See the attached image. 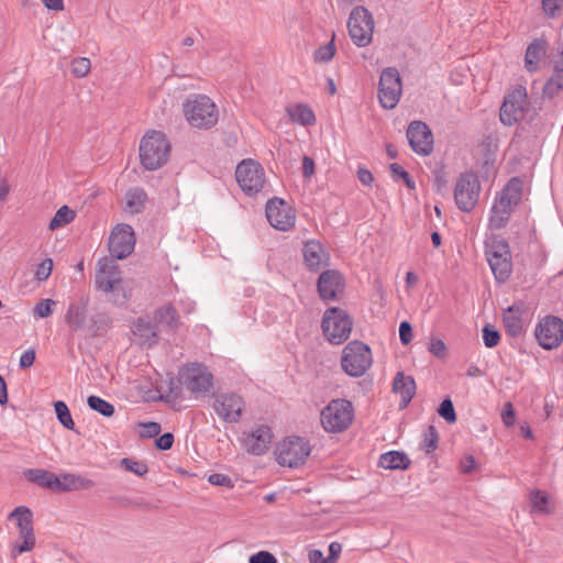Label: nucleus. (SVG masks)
Listing matches in <instances>:
<instances>
[{
  "label": "nucleus",
  "instance_id": "nucleus-49",
  "mask_svg": "<svg viewBox=\"0 0 563 563\" xmlns=\"http://www.w3.org/2000/svg\"><path fill=\"white\" fill-rule=\"evenodd\" d=\"M52 272H53V260L45 258L36 266V269L34 273V278L37 282H44L51 276Z\"/></svg>",
  "mask_w": 563,
  "mask_h": 563
},
{
  "label": "nucleus",
  "instance_id": "nucleus-56",
  "mask_svg": "<svg viewBox=\"0 0 563 563\" xmlns=\"http://www.w3.org/2000/svg\"><path fill=\"white\" fill-rule=\"evenodd\" d=\"M399 338L404 345H407L412 341V338H413L412 328L408 321H402L400 323Z\"/></svg>",
  "mask_w": 563,
  "mask_h": 563
},
{
  "label": "nucleus",
  "instance_id": "nucleus-44",
  "mask_svg": "<svg viewBox=\"0 0 563 563\" xmlns=\"http://www.w3.org/2000/svg\"><path fill=\"white\" fill-rule=\"evenodd\" d=\"M542 11L549 19L559 18L563 13V0H541Z\"/></svg>",
  "mask_w": 563,
  "mask_h": 563
},
{
  "label": "nucleus",
  "instance_id": "nucleus-9",
  "mask_svg": "<svg viewBox=\"0 0 563 563\" xmlns=\"http://www.w3.org/2000/svg\"><path fill=\"white\" fill-rule=\"evenodd\" d=\"M235 178L242 191L249 196L260 194L266 185L263 166L255 159L246 158L235 168Z\"/></svg>",
  "mask_w": 563,
  "mask_h": 563
},
{
  "label": "nucleus",
  "instance_id": "nucleus-32",
  "mask_svg": "<svg viewBox=\"0 0 563 563\" xmlns=\"http://www.w3.org/2000/svg\"><path fill=\"white\" fill-rule=\"evenodd\" d=\"M521 196L522 181L519 178H511L503 189L497 200L514 209V207L521 200Z\"/></svg>",
  "mask_w": 563,
  "mask_h": 563
},
{
  "label": "nucleus",
  "instance_id": "nucleus-8",
  "mask_svg": "<svg viewBox=\"0 0 563 563\" xmlns=\"http://www.w3.org/2000/svg\"><path fill=\"white\" fill-rule=\"evenodd\" d=\"M353 322L350 316L340 308L333 307L324 311L322 318V332L332 344L345 342L352 332Z\"/></svg>",
  "mask_w": 563,
  "mask_h": 563
},
{
  "label": "nucleus",
  "instance_id": "nucleus-36",
  "mask_svg": "<svg viewBox=\"0 0 563 563\" xmlns=\"http://www.w3.org/2000/svg\"><path fill=\"white\" fill-rule=\"evenodd\" d=\"M379 465L386 470H406L410 465V460L405 453L390 451L380 456Z\"/></svg>",
  "mask_w": 563,
  "mask_h": 563
},
{
  "label": "nucleus",
  "instance_id": "nucleus-14",
  "mask_svg": "<svg viewBox=\"0 0 563 563\" xmlns=\"http://www.w3.org/2000/svg\"><path fill=\"white\" fill-rule=\"evenodd\" d=\"M273 439L272 429L260 424L249 431H244L239 438V443L246 453L261 456L269 450Z\"/></svg>",
  "mask_w": 563,
  "mask_h": 563
},
{
  "label": "nucleus",
  "instance_id": "nucleus-22",
  "mask_svg": "<svg viewBox=\"0 0 563 563\" xmlns=\"http://www.w3.org/2000/svg\"><path fill=\"white\" fill-rule=\"evenodd\" d=\"M158 331L175 333L183 324L180 316L172 302H165L156 308L152 316Z\"/></svg>",
  "mask_w": 563,
  "mask_h": 563
},
{
  "label": "nucleus",
  "instance_id": "nucleus-21",
  "mask_svg": "<svg viewBox=\"0 0 563 563\" xmlns=\"http://www.w3.org/2000/svg\"><path fill=\"white\" fill-rule=\"evenodd\" d=\"M407 137L411 148L420 155H428L433 148V136L428 125L421 121H413L407 130Z\"/></svg>",
  "mask_w": 563,
  "mask_h": 563
},
{
  "label": "nucleus",
  "instance_id": "nucleus-40",
  "mask_svg": "<svg viewBox=\"0 0 563 563\" xmlns=\"http://www.w3.org/2000/svg\"><path fill=\"white\" fill-rule=\"evenodd\" d=\"M87 404L90 409L99 412L104 417H111L114 413L113 405L98 396H89Z\"/></svg>",
  "mask_w": 563,
  "mask_h": 563
},
{
  "label": "nucleus",
  "instance_id": "nucleus-15",
  "mask_svg": "<svg viewBox=\"0 0 563 563\" xmlns=\"http://www.w3.org/2000/svg\"><path fill=\"white\" fill-rule=\"evenodd\" d=\"M212 408L221 421L238 423L245 410V401L235 393H223L216 396Z\"/></svg>",
  "mask_w": 563,
  "mask_h": 563
},
{
  "label": "nucleus",
  "instance_id": "nucleus-37",
  "mask_svg": "<svg viewBox=\"0 0 563 563\" xmlns=\"http://www.w3.org/2000/svg\"><path fill=\"white\" fill-rule=\"evenodd\" d=\"M146 201V194L141 188H134L126 192L124 211L130 214L141 212Z\"/></svg>",
  "mask_w": 563,
  "mask_h": 563
},
{
  "label": "nucleus",
  "instance_id": "nucleus-45",
  "mask_svg": "<svg viewBox=\"0 0 563 563\" xmlns=\"http://www.w3.org/2000/svg\"><path fill=\"white\" fill-rule=\"evenodd\" d=\"M56 305L53 299H42L34 306L33 313L36 318H47L54 312Z\"/></svg>",
  "mask_w": 563,
  "mask_h": 563
},
{
  "label": "nucleus",
  "instance_id": "nucleus-19",
  "mask_svg": "<svg viewBox=\"0 0 563 563\" xmlns=\"http://www.w3.org/2000/svg\"><path fill=\"white\" fill-rule=\"evenodd\" d=\"M479 191L481 185L474 174L462 175L454 191L457 207L463 211H471L477 203Z\"/></svg>",
  "mask_w": 563,
  "mask_h": 563
},
{
  "label": "nucleus",
  "instance_id": "nucleus-50",
  "mask_svg": "<svg viewBox=\"0 0 563 563\" xmlns=\"http://www.w3.org/2000/svg\"><path fill=\"white\" fill-rule=\"evenodd\" d=\"M483 340L487 347H495L500 341L499 332L493 325L483 328Z\"/></svg>",
  "mask_w": 563,
  "mask_h": 563
},
{
  "label": "nucleus",
  "instance_id": "nucleus-6",
  "mask_svg": "<svg viewBox=\"0 0 563 563\" xmlns=\"http://www.w3.org/2000/svg\"><path fill=\"white\" fill-rule=\"evenodd\" d=\"M373 364L369 346L361 341L347 343L341 355V367L351 377L363 376Z\"/></svg>",
  "mask_w": 563,
  "mask_h": 563
},
{
  "label": "nucleus",
  "instance_id": "nucleus-23",
  "mask_svg": "<svg viewBox=\"0 0 563 563\" xmlns=\"http://www.w3.org/2000/svg\"><path fill=\"white\" fill-rule=\"evenodd\" d=\"M343 277L336 271H325L318 279V291L323 300L336 299L343 292Z\"/></svg>",
  "mask_w": 563,
  "mask_h": 563
},
{
  "label": "nucleus",
  "instance_id": "nucleus-46",
  "mask_svg": "<svg viewBox=\"0 0 563 563\" xmlns=\"http://www.w3.org/2000/svg\"><path fill=\"white\" fill-rule=\"evenodd\" d=\"M121 466L126 472L133 473L137 476H144L148 472V467L144 462L128 457L121 460Z\"/></svg>",
  "mask_w": 563,
  "mask_h": 563
},
{
  "label": "nucleus",
  "instance_id": "nucleus-18",
  "mask_svg": "<svg viewBox=\"0 0 563 563\" xmlns=\"http://www.w3.org/2000/svg\"><path fill=\"white\" fill-rule=\"evenodd\" d=\"M135 246V234L131 225L117 224L109 236V251L117 260L129 256Z\"/></svg>",
  "mask_w": 563,
  "mask_h": 563
},
{
  "label": "nucleus",
  "instance_id": "nucleus-1",
  "mask_svg": "<svg viewBox=\"0 0 563 563\" xmlns=\"http://www.w3.org/2000/svg\"><path fill=\"white\" fill-rule=\"evenodd\" d=\"M183 114L191 128L210 130L219 122L220 109L209 96L196 93L184 101Z\"/></svg>",
  "mask_w": 563,
  "mask_h": 563
},
{
  "label": "nucleus",
  "instance_id": "nucleus-63",
  "mask_svg": "<svg viewBox=\"0 0 563 563\" xmlns=\"http://www.w3.org/2000/svg\"><path fill=\"white\" fill-rule=\"evenodd\" d=\"M309 563H329V560L323 556L320 550H311L308 554Z\"/></svg>",
  "mask_w": 563,
  "mask_h": 563
},
{
  "label": "nucleus",
  "instance_id": "nucleus-20",
  "mask_svg": "<svg viewBox=\"0 0 563 563\" xmlns=\"http://www.w3.org/2000/svg\"><path fill=\"white\" fill-rule=\"evenodd\" d=\"M540 345L545 350L558 347L563 341V321L558 317H545L536 330Z\"/></svg>",
  "mask_w": 563,
  "mask_h": 563
},
{
  "label": "nucleus",
  "instance_id": "nucleus-4",
  "mask_svg": "<svg viewBox=\"0 0 563 563\" xmlns=\"http://www.w3.org/2000/svg\"><path fill=\"white\" fill-rule=\"evenodd\" d=\"M120 269L113 260L103 257L98 261L96 273V287L104 292H122V300L126 301L132 296L133 282H122ZM119 297V294H117Z\"/></svg>",
  "mask_w": 563,
  "mask_h": 563
},
{
  "label": "nucleus",
  "instance_id": "nucleus-57",
  "mask_svg": "<svg viewBox=\"0 0 563 563\" xmlns=\"http://www.w3.org/2000/svg\"><path fill=\"white\" fill-rule=\"evenodd\" d=\"M501 420L505 426L511 427L515 423L516 415L511 402H506L501 412Z\"/></svg>",
  "mask_w": 563,
  "mask_h": 563
},
{
  "label": "nucleus",
  "instance_id": "nucleus-51",
  "mask_svg": "<svg viewBox=\"0 0 563 563\" xmlns=\"http://www.w3.org/2000/svg\"><path fill=\"white\" fill-rule=\"evenodd\" d=\"M438 412L448 423H454L456 421V413L450 399H444L441 402Z\"/></svg>",
  "mask_w": 563,
  "mask_h": 563
},
{
  "label": "nucleus",
  "instance_id": "nucleus-13",
  "mask_svg": "<svg viewBox=\"0 0 563 563\" xmlns=\"http://www.w3.org/2000/svg\"><path fill=\"white\" fill-rule=\"evenodd\" d=\"M402 84L400 74L396 68L384 69L378 82V100L383 108L394 109L401 97Z\"/></svg>",
  "mask_w": 563,
  "mask_h": 563
},
{
  "label": "nucleus",
  "instance_id": "nucleus-35",
  "mask_svg": "<svg viewBox=\"0 0 563 563\" xmlns=\"http://www.w3.org/2000/svg\"><path fill=\"white\" fill-rule=\"evenodd\" d=\"M530 503L532 507V511L539 512L542 515H549L554 511L555 504L553 499L542 490H533L530 494Z\"/></svg>",
  "mask_w": 563,
  "mask_h": 563
},
{
  "label": "nucleus",
  "instance_id": "nucleus-47",
  "mask_svg": "<svg viewBox=\"0 0 563 563\" xmlns=\"http://www.w3.org/2000/svg\"><path fill=\"white\" fill-rule=\"evenodd\" d=\"M439 442V433L433 426H429L424 432L422 445L427 453H431L437 449Z\"/></svg>",
  "mask_w": 563,
  "mask_h": 563
},
{
  "label": "nucleus",
  "instance_id": "nucleus-5",
  "mask_svg": "<svg viewBox=\"0 0 563 563\" xmlns=\"http://www.w3.org/2000/svg\"><path fill=\"white\" fill-rule=\"evenodd\" d=\"M353 419L354 408L346 399H333L320 412L321 426L328 433L344 432Z\"/></svg>",
  "mask_w": 563,
  "mask_h": 563
},
{
  "label": "nucleus",
  "instance_id": "nucleus-43",
  "mask_svg": "<svg viewBox=\"0 0 563 563\" xmlns=\"http://www.w3.org/2000/svg\"><path fill=\"white\" fill-rule=\"evenodd\" d=\"M91 69V63L87 57H76L71 60L70 71L76 78H85Z\"/></svg>",
  "mask_w": 563,
  "mask_h": 563
},
{
  "label": "nucleus",
  "instance_id": "nucleus-59",
  "mask_svg": "<svg viewBox=\"0 0 563 563\" xmlns=\"http://www.w3.org/2000/svg\"><path fill=\"white\" fill-rule=\"evenodd\" d=\"M174 444V435L169 432L164 433L155 441V445L158 450H169Z\"/></svg>",
  "mask_w": 563,
  "mask_h": 563
},
{
  "label": "nucleus",
  "instance_id": "nucleus-38",
  "mask_svg": "<svg viewBox=\"0 0 563 563\" xmlns=\"http://www.w3.org/2000/svg\"><path fill=\"white\" fill-rule=\"evenodd\" d=\"M76 218V211L70 209L68 206H62L54 217L52 218L48 229L51 231H55L57 229L64 228L67 224L71 223Z\"/></svg>",
  "mask_w": 563,
  "mask_h": 563
},
{
  "label": "nucleus",
  "instance_id": "nucleus-41",
  "mask_svg": "<svg viewBox=\"0 0 563 563\" xmlns=\"http://www.w3.org/2000/svg\"><path fill=\"white\" fill-rule=\"evenodd\" d=\"M54 409L60 424L68 430H74L75 422L67 405L64 401L58 400L54 402Z\"/></svg>",
  "mask_w": 563,
  "mask_h": 563
},
{
  "label": "nucleus",
  "instance_id": "nucleus-58",
  "mask_svg": "<svg viewBox=\"0 0 563 563\" xmlns=\"http://www.w3.org/2000/svg\"><path fill=\"white\" fill-rule=\"evenodd\" d=\"M35 362V351L33 349H29L22 353L20 356L19 365L21 368H29Z\"/></svg>",
  "mask_w": 563,
  "mask_h": 563
},
{
  "label": "nucleus",
  "instance_id": "nucleus-10",
  "mask_svg": "<svg viewBox=\"0 0 563 563\" xmlns=\"http://www.w3.org/2000/svg\"><path fill=\"white\" fill-rule=\"evenodd\" d=\"M178 375L180 384L196 397L208 393L213 384L212 374L202 364H187Z\"/></svg>",
  "mask_w": 563,
  "mask_h": 563
},
{
  "label": "nucleus",
  "instance_id": "nucleus-52",
  "mask_svg": "<svg viewBox=\"0 0 563 563\" xmlns=\"http://www.w3.org/2000/svg\"><path fill=\"white\" fill-rule=\"evenodd\" d=\"M208 482L213 486H220L227 489H232L234 487V481L229 475L222 473H213L209 475Z\"/></svg>",
  "mask_w": 563,
  "mask_h": 563
},
{
  "label": "nucleus",
  "instance_id": "nucleus-62",
  "mask_svg": "<svg viewBox=\"0 0 563 563\" xmlns=\"http://www.w3.org/2000/svg\"><path fill=\"white\" fill-rule=\"evenodd\" d=\"M460 467H461L462 473H465V474L471 473L476 467L475 459L472 455L464 457L461 461Z\"/></svg>",
  "mask_w": 563,
  "mask_h": 563
},
{
  "label": "nucleus",
  "instance_id": "nucleus-25",
  "mask_svg": "<svg viewBox=\"0 0 563 563\" xmlns=\"http://www.w3.org/2000/svg\"><path fill=\"white\" fill-rule=\"evenodd\" d=\"M95 482L88 477L74 473H62L57 475L55 492H73L90 489Z\"/></svg>",
  "mask_w": 563,
  "mask_h": 563
},
{
  "label": "nucleus",
  "instance_id": "nucleus-48",
  "mask_svg": "<svg viewBox=\"0 0 563 563\" xmlns=\"http://www.w3.org/2000/svg\"><path fill=\"white\" fill-rule=\"evenodd\" d=\"M391 176L395 180H404L406 186L413 190L416 188L415 181L410 178L409 174L398 164L394 163L389 166Z\"/></svg>",
  "mask_w": 563,
  "mask_h": 563
},
{
  "label": "nucleus",
  "instance_id": "nucleus-11",
  "mask_svg": "<svg viewBox=\"0 0 563 563\" xmlns=\"http://www.w3.org/2000/svg\"><path fill=\"white\" fill-rule=\"evenodd\" d=\"M374 19L371 12L364 7H356L352 10L347 22L349 34L358 47L367 46L373 40Z\"/></svg>",
  "mask_w": 563,
  "mask_h": 563
},
{
  "label": "nucleus",
  "instance_id": "nucleus-29",
  "mask_svg": "<svg viewBox=\"0 0 563 563\" xmlns=\"http://www.w3.org/2000/svg\"><path fill=\"white\" fill-rule=\"evenodd\" d=\"M523 313L525 311L518 306H511L504 312V324L510 335L517 336L523 332L526 327Z\"/></svg>",
  "mask_w": 563,
  "mask_h": 563
},
{
  "label": "nucleus",
  "instance_id": "nucleus-54",
  "mask_svg": "<svg viewBox=\"0 0 563 563\" xmlns=\"http://www.w3.org/2000/svg\"><path fill=\"white\" fill-rule=\"evenodd\" d=\"M429 351L439 358H444L448 354L446 345L441 339H431Z\"/></svg>",
  "mask_w": 563,
  "mask_h": 563
},
{
  "label": "nucleus",
  "instance_id": "nucleus-27",
  "mask_svg": "<svg viewBox=\"0 0 563 563\" xmlns=\"http://www.w3.org/2000/svg\"><path fill=\"white\" fill-rule=\"evenodd\" d=\"M286 113L291 123L310 126L316 124L317 118L310 106L307 103H295L286 107Z\"/></svg>",
  "mask_w": 563,
  "mask_h": 563
},
{
  "label": "nucleus",
  "instance_id": "nucleus-7",
  "mask_svg": "<svg viewBox=\"0 0 563 563\" xmlns=\"http://www.w3.org/2000/svg\"><path fill=\"white\" fill-rule=\"evenodd\" d=\"M311 453L308 440L300 437H288L280 441L275 449V459L282 466L298 467L306 463Z\"/></svg>",
  "mask_w": 563,
  "mask_h": 563
},
{
  "label": "nucleus",
  "instance_id": "nucleus-26",
  "mask_svg": "<svg viewBox=\"0 0 563 563\" xmlns=\"http://www.w3.org/2000/svg\"><path fill=\"white\" fill-rule=\"evenodd\" d=\"M303 260L307 267L314 271L327 264L328 254L318 241L311 240L303 246Z\"/></svg>",
  "mask_w": 563,
  "mask_h": 563
},
{
  "label": "nucleus",
  "instance_id": "nucleus-55",
  "mask_svg": "<svg viewBox=\"0 0 563 563\" xmlns=\"http://www.w3.org/2000/svg\"><path fill=\"white\" fill-rule=\"evenodd\" d=\"M249 563H278L277 559L268 551H258L249 559Z\"/></svg>",
  "mask_w": 563,
  "mask_h": 563
},
{
  "label": "nucleus",
  "instance_id": "nucleus-61",
  "mask_svg": "<svg viewBox=\"0 0 563 563\" xmlns=\"http://www.w3.org/2000/svg\"><path fill=\"white\" fill-rule=\"evenodd\" d=\"M49 11L60 12L65 9L64 0H40Z\"/></svg>",
  "mask_w": 563,
  "mask_h": 563
},
{
  "label": "nucleus",
  "instance_id": "nucleus-60",
  "mask_svg": "<svg viewBox=\"0 0 563 563\" xmlns=\"http://www.w3.org/2000/svg\"><path fill=\"white\" fill-rule=\"evenodd\" d=\"M314 162L311 157L305 156L302 158V174L306 178H310L314 174Z\"/></svg>",
  "mask_w": 563,
  "mask_h": 563
},
{
  "label": "nucleus",
  "instance_id": "nucleus-3",
  "mask_svg": "<svg viewBox=\"0 0 563 563\" xmlns=\"http://www.w3.org/2000/svg\"><path fill=\"white\" fill-rule=\"evenodd\" d=\"M8 520L14 523L19 534L18 540L11 544V556L31 552L36 545L32 510L26 506H19L9 514Z\"/></svg>",
  "mask_w": 563,
  "mask_h": 563
},
{
  "label": "nucleus",
  "instance_id": "nucleus-28",
  "mask_svg": "<svg viewBox=\"0 0 563 563\" xmlns=\"http://www.w3.org/2000/svg\"><path fill=\"white\" fill-rule=\"evenodd\" d=\"M132 333L142 344L148 346L155 344L158 339V329L156 324L153 321L150 322L142 318L137 319L133 323Z\"/></svg>",
  "mask_w": 563,
  "mask_h": 563
},
{
  "label": "nucleus",
  "instance_id": "nucleus-30",
  "mask_svg": "<svg viewBox=\"0 0 563 563\" xmlns=\"http://www.w3.org/2000/svg\"><path fill=\"white\" fill-rule=\"evenodd\" d=\"M393 390L401 397L404 406H407L416 393V383L412 377L399 372L394 379Z\"/></svg>",
  "mask_w": 563,
  "mask_h": 563
},
{
  "label": "nucleus",
  "instance_id": "nucleus-2",
  "mask_svg": "<svg viewBox=\"0 0 563 563\" xmlns=\"http://www.w3.org/2000/svg\"><path fill=\"white\" fill-rule=\"evenodd\" d=\"M170 152L172 144L167 135L162 131L148 130L140 141V163L146 170H157L166 165Z\"/></svg>",
  "mask_w": 563,
  "mask_h": 563
},
{
  "label": "nucleus",
  "instance_id": "nucleus-16",
  "mask_svg": "<svg viewBox=\"0 0 563 563\" xmlns=\"http://www.w3.org/2000/svg\"><path fill=\"white\" fill-rule=\"evenodd\" d=\"M527 108V91L523 87H517L510 91L500 108V121L505 125H514L525 117Z\"/></svg>",
  "mask_w": 563,
  "mask_h": 563
},
{
  "label": "nucleus",
  "instance_id": "nucleus-64",
  "mask_svg": "<svg viewBox=\"0 0 563 563\" xmlns=\"http://www.w3.org/2000/svg\"><path fill=\"white\" fill-rule=\"evenodd\" d=\"M341 550H342L341 544L338 542H332L329 545L330 555H329V558H327L329 560V563H335L338 556L341 553Z\"/></svg>",
  "mask_w": 563,
  "mask_h": 563
},
{
  "label": "nucleus",
  "instance_id": "nucleus-24",
  "mask_svg": "<svg viewBox=\"0 0 563 563\" xmlns=\"http://www.w3.org/2000/svg\"><path fill=\"white\" fill-rule=\"evenodd\" d=\"M88 320V299L82 298L68 306L65 321L74 332L85 330Z\"/></svg>",
  "mask_w": 563,
  "mask_h": 563
},
{
  "label": "nucleus",
  "instance_id": "nucleus-17",
  "mask_svg": "<svg viewBox=\"0 0 563 563\" xmlns=\"http://www.w3.org/2000/svg\"><path fill=\"white\" fill-rule=\"evenodd\" d=\"M266 218L269 224L279 231H288L295 227L296 212L283 199L273 198L266 203Z\"/></svg>",
  "mask_w": 563,
  "mask_h": 563
},
{
  "label": "nucleus",
  "instance_id": "nucleus-12",
  "mask_svg": "<svg viewBox=\"0 0 563 563\" xmlns=\"http://www.w3.org/2000/svg\"><path fill=\"white\" fill-rule=\"evenodd\" d=\"M486 257L496 280H508L512 272L508 244L504 241H492L486 245Z\"/></svg>",
  "mask_w": 563,
  "mask_h": 563
},
{
  "label": "nucleus",
  "instance_id": "nucleus-33",
  "mask_svg": "<svg viewBox=\"0 0 563 563\" xmlns=\"http://www.w3.org/2000/svg\"><path fill=\"white\" fill-rule=\"evenodd\" d=\"M24 476L29 482L55 492L57 475L54 473L42 468H30L24 471Z\"/></svg>",
  "mask_w": 563,
  "mask_h": 563
},
{
  "label": "nucleus",
  "instance_id": "nucleus-34",
  "mask_svg": "<svg viewBox=\"0 0 563 563\" xmlns=\"http://www.w3.org/2000/svg\"><path fill=\"white\" fill-rule=\"evenodd\" d=\"M512 208L504 205L499 200L493 205L489 216V229L498 230L506 225L508 222Z\"/></svg>",
  "mask_w": 563,
  "mask_h": 563
},
{
  "label": "nucleus",
  "instance_id": "nucleus-31",
  "mask_svg": "<svg viewBox=\"0 0 563 563\" xmlns=\"http://www.w3.org/2000/svg\"><path fill=\"white\" fill-rule=\"evenodd\" d=\"M545 55V42L542 40H534L527 47L525 56V67L529 71H536L539 63Z\"/></svg>",
  "mask_w": 563,
  "mask_h": 563
},
{
  "label": "nucleus",
  "instance_id": "nucleus-53",
  "mask_svg": "<svg viewBox=\"0 0 563 563\" xmlns=\"http://www.w3.org/2000/svg\"><path fill=\"white\" fill-rule=\"evenodd\" d=\"M139 427L141 428V437L144 438H153L158 435L161 432V424L157 422H142Z\"/></svg>",
  "mask_w": 563,
  "mask_h": 563
},
{
  "label": "nucleus",
  "instance_id": "nucleus-39",
  "mask_svg": "<svg viewBox=\"0 0 563 563\" xmlns=\"http://www.w3.org/2000/svg\"><path fill=\"white\" fill-rule=\"evenodd\" d=\"M554 75L547 81L543 93L550 98L555 97L563 89V69L554 67Z\"/></svg>",
  "mask_w": 563,
  "mask_h": 563
},
{
  "label": "nucleus",
  "instance_id": "nucleus-42",
  "mask_svg": "<svg viewBox=\"0 0 563 563\" xmlns=\"http://www.w3.org/2000/svg\"><path fill=\"white\" fill-rule=\"evenodd\" d=\"M335 52H336V48L334 45V35H333L329 43L320 46L319 48H317L314 51L313 59L317 63H328L334 57Z\"/></svg>",
  "mask_w": 563,
  "mask_h": 563
}]
</instances>
